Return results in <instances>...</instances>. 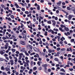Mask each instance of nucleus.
I'll use <instances>...</instances> for the list:
<instances>
[{"mask_svg":"<svg viewBox=\"0 0 75 75\" xmlns=\"http://www.w3.org/2000/svg\"><path fill=\"white\" fill-rule=\"evenodd\" d=\"M6 52V51L4 50H0V54L1 55H3Z\"/></svg>","mask_w":75,"mask_h":75,"instance_id":"nucleus-1","label":"nucleus"},{"mask_svg":"<svg viewBox=\"0 0 75 75\" xmlns=\"http://www.w3.org/2000/svg\"><path fill=\"white\" fill-rule=\"evenodd\" d=\"M20 43L22 45H25V42H24V41H21L20 42Z\"/></svg>","mask_w":75,"mask_h":75,"instance_id":"nucleus-2","label":"nucleus"},{"mask_svg":"<svg viewBox=\"0 0 75 75\" xmlns=\"http://www.w3.org/2000/svg\"><path fill=\"white\" fill-rule=\"evenodd\" d=\"M72 16H74V15H69V18L68 19L69 20H71V19L72 18Z\"/></svg>","mask_w":75,"mask_h":75,"instance_id":"nucleus-3","label":"nucleus"},{"mask_svg":"<svg viewBox=\"0 0 75 75\" xmlns=\"http://www.w3.org/2000/svg\"><path fill=\"white\" fill-rule=\"evenodd\" d=\"M61 1H59L58 2H57V4L58 5V6H61Z\"/></svg>","mask_w":75,"mask_h":75,"instance_id":"nucleus-4","label":"nucleus"},{"mask_svg":"<svg viewBox=\"0 0 75 75\" xmlns=\"http://www.w3.org/2000/svg\"><path fill=\"white\" fill-rule=\"evenodd\" d=\"M71 11H75V8L74 7H72L71 8Z\"/></svg>","mask_w":75,"mask_h":75,"instance_id":"nucleus-5","label":"nucleus"},{"mask_svg":"<svg viewBox=\"0 0 75 75\" xmlns=\"http://www.w3.org/2000/svg\"><path fill=\"white\" fill-rule=\"evenodd\" d=\"M5 69L6 71H10V68H8V67H6Z\"/></svg>","mask_w":75,"mask_h":75,"instance_id":"nucleus-6","label":"nucleus"},{"mask_svg":"<svg viewBox=\"0 0 75 75\" xmlns=\"http://www.w3.org/2000/svg\"><path fill=\"white\" fill-rule=\"evenodd\" d=\"M13 58H14V59H15V61L16 62H17L18 60H17V57H13Z\"/></svg>","mask_w":75,"mask_h":75,"instance_id":"nucleus-7","label":"nucleus"},{"mask_svg":"<svg viewBox=\"0 0 75 75\" xmlns=\"http://www.w3.org/2000/svg\"><path fill=\"white\" fill-rule=\"evenodd\" d=\"M26 37H27V36L26 35H24L23 37V38H24V39H25V40H26Z\"/></svg>","mask_w":75,"mask_h":75,"instance_id":"nucleus-8","label":"nucleus"},{"mask_svg":"<svg viewBox=\"0 0 75 75\" xmlns=\"http://www.w3.org/2000/svg\"><path fill=\"white\" fill-rule=\"evenodd\" d=\"M61 27H62V28H66V26H65V25H63L62 24L61 25H60Z\"/></svg>","mask_w":75,"mask_h":75,"instance_id":"nucleus-9","label":"nucleus"},{"mask_svg":"<svg viewBox=\"0 0 75 75\" xmlns=\"http://www.w3.org/2000/svg\"><path fill=\"white\" fill-rule=\"evenodd\" d=\"M64 29L66 31H69V28H68L66 27L65 28H64Z\"/></svg>","mask_w":75,"mask_h":75,"instance_id":"nucleus-10","label":"nucleus"},{"mask_svg":"<svg viewBox=\"0 0 75 75\" xmlns=\"http://www.w3.org/2000/svg\"><path fill=\"white\" fill-rule=\"evenodd\" d=\"M60 53H59V52H58L57 54H54V56H55V57H57V56H58V55H59V54Z\"/></svg>","mask_w":75,"mask_h":75,"instance_id":"nucleus-11","label":"nucleus"},{"mask_svg":"<svg viewBox=\"0 0 75 75\" xmlns=\"http://www.w3.org/2000/svg\"><path fill=\"white\" fill-rule=\"evenodd\" d=\"M52 22L53 23V25H55L56 23L55 21H53V20H52Z\"/></svg>","mask_w":75,"mask_h":75,"instance_id":"nucleus-12","label":"nucleus"},{"mask_svg":"<svg viewBox=\"0 0 75 75\" xmlns=\"http://www.w3.org/2000/svg\"><path fill=\"white\" fill-rule=\"evenodd\" d=\"M59 30L60 31H61L62 32H63L64 31V30H62V28H59Z\"/></svg>","mask_w":75,"mask_h":75,"instance_id":"nucleus-13","label":"nucleus"},{"mask_svg":"<svg viewBox=\"0 0 75 75\" xmlns=\"http://www.w3.org/2000/svg\"><path fill=\"white\" fill-rule=\"evenodd\" d=\"M15 6H16L17 8H19V6L18 5V4H15Z\"/></svg>","mask_w":75,"mask_h":75,"instance_id":"nucleus-14","label":"nucleus"},{"mask_svg":"<svg viewBox=\"0 0 75 75\" xmlns=\"http://www.w3.org/2000/svg\"><path fill=\"white\" fill-rule=\"evenodd\" d=\"M37 6L38 7L37 8V9L38 10H39L40 9V5H38Z\"/></svg>","mask_w":75,"mask_h":75,"instance_id":"nucleus-15","label":"nucleus"},{"mask_svg":"<svg viewBox=\"0 0 75 75\" xmlns=\"http://www.w3.org/2000/svg\"><path fill=\"white\" fill-rule=\"evenodd\" d=\"M40 63H41V62L38 61L37 63L38 65L39 66H40V65H41V64Z\"/></svg>","mask_w":75,"mask_h":75,"instance_id":"nucleus-16","label":"nucleus"},{"mask_svg":"<svg viewBox=\"0 0 75 75\" xmlns=\"http://www.w3.org/2000/svg\"><path fill=\"white\" fill-rule=\"evenodd\" d=\"M11 37H12L11 38V39H13V38H16V37L14 35H12Z\"/></svg>","mask_w":75,"mask_h":75,"instance_id":"nucleus-17","label":"nucleus"},{"mask_svg":"<svg viewBox=\"0 0 75 75\" xmlns=\"http://www.w3.org/2000/svg\"><path fill=\"white\" fill-rule=\"evenodd\" d=\"M48 52L49 53H51V52H52V51L51 50H49Z\"/></svg>","mask_w":75,"mask_h":75,"instance_id":"nucleus-18","label":"nucleus"},{"mask_svg":"<svg viewBox=\"0 0 75 75\" xmlns=\"http://www.w3.org/2000/svg\"><path fill=\"white\" fill-rule=\"evenodd\" d=\"M61 71H62V72H65V71L63 69H61Z\"/></svg>","mask_w":75,"mask_h":75,"instance_id":"nucleus-19","label":"nucleus"},{"mask_svg":"<svg viewBox=\"0 0 75 75\" xmlns=\"http://www.w3.org/2000/svg\"><path fill=\"white\" fill-rule=\"evenodd\" d=\"M25 53L26 55H27V56H28V55H29V54L27 52H25Z\"/></svg>","mask_w":75,"mask_h":75,"instance_id":"nucleus-20","label":"nucleus"},{"mask_svg":"<svg viewBox=\"0 0 75 75\" xmlns=\"http://www.w3.org/2000/svg\"><path fill=\"white\" fill-rule=\"evenodd\" d=\"M67 9L68 10H71V8L70 7H69L68 6L67 7Z\"/></svg>","mask_w":75,"mask_h":75,"instance_id":"nucleus-21","label":"nucleus"},{"mask_svg":"<svg viewBox=\"0 0 75 75\" xmlns=\"http://www.w3.org/2000/svg\"><path fill=\"white\" fill-rule=\"evenodd\" d=\"M19 56H23V53H20L19 54Z\"/></svg>","mask_w":75,"mask_h":75,"instance_id":"nucleus-22","label":"nucleus"},{"mask_svg":"<svg viewBox=\"0 0 75 75\" xmlns=\"http://www.w3.org/2000/svg\"><path fill=\"white\" fill-rule=\"evenodd\" d=\"M11 18H13V19H14V16H13V15H11Z\"/></svg>","mask_w":75,"mask_h":75,"instance_id":"nucleus-23","label":"nucleus"},{"mask_svg":"<svg viewBox=\"0 0 75 75\" xmlns=\"http://www.w3.org/2000/svg\"><path fill=\"white\" fill-rule=\"evenodd\" d=\"M54 61H57V62H58V59L57 58H55L54 59Z\"/></svg>","mask_w":75,"mask_h":75,"instance_id":"nucleus-24","label":"nucleus"},{"mask_svg":"<svg viewBox=\"0 0 75 75\" xmlns=\"http://www.w3.org/2000/svg\"><path fill=\"white\" fill-rule=\"evenodd\" d=\"M1 70H4L5 69H4V67L2 66L1 67Z\"/></svg>","mask_w":75,"mask_h":75,"instance_id":"nucleus-25","label":"nucleus"},{"mask_svg":"<svg viewBox=\"0 0 75 75\" xmlns=\"http://www.w3.org/2000/svg\"><path fill=\"white\" fill-rule=\"evenodd\" d=\"M60 74L61 75H65V73H60Z\"/></svg>","mask_w":75,"mask_h":75,"instance_id":"nucleus-26","label":"nucleus"},{"mask_svg":"<svg viewBox=\"0 0 75 75\" xmlns=\"http://www.w3.org/2000/svg\"><path fill=\"white\" fill-rule=\"evenodd\" d=\"M71 57V54H69L68 55L67 57H68L69 58V57Z\"/></svg>","mask_w":75,"mask_h":75,"instance_id":"nucleus-27","label":"nucleus"},{"mask_svg":"<svg viewBox=\"0 0 75 75\" xmlns=\"http://www.w3.org/2000/svg\"><path fill=\"white\" fill-rule=\"evenodd\" d=\"M25 14H29V12L28 11H26L25 12Z\"/></svg>","mask_w":75,"mask_h":75,"instance_id":"nucleus-28","label":"nucleus"},{"mask_svg":"<svg viewBox=\"0 0 75 75\" xmlns=\"http://www.w3.org/2000/svg\"><path fill=\"white\" fill-rule=\"evenodd\" d=\"M10 62H11V63L14 62V60L13 59L10 60Z\"/></svg>","mask_w":75,"mask_h":75,"instance_id":"nucleus-29","label":"nucleus"},{"mask_svg":"<svg viewBox=\"0 0 75 75\" xmlns=\"http://www.w3.org/2000/svg\"><path fill=\"white\" fill-rule=\"evenodd\" d=\"M74 39H71V42H74Z\"/></svg>","mask_w":75,"mask_h":75,"instance_id":"nucleus-30","label":"nucleus"},{"mask_svg":"<svg viewBox=\"0 0 75 75\" xmlns=\"http://www.w3.org/2000/svg\"><path fill=\"white\" fill-rule=\"evenodd\" d=\"M1 6L2 8H4V7H5L3 4L1 5Z\"/></svg>","mask_w":75,"mask_h":75,"instance_id":"nucleus-31","label":"nucleus"},{"mask_svg":"<svg viewBox=\"0 0 75 75\" xmlns=\"http://www.w3.org/2000/svg\"><path fill=\"white\" fill-rule=\"evenodd\" d=\"M21 58H22V56H19V59L21 60Z\"/></svg>","mask_w":75,"mask_h":75,"instance_id":"nucleus-32","label":"nucleus"},{"mask_svg":"<svg viewBox=\"0 0 75 75\" xmlns=\"http://www.w3.org/2000/svg\"><path fill=\"white\" fill-rule=\"evenodd\" d=\"M57 50L58 51H59V50H61V48H60V47H58L57 49Z\"/></svg>","mask_w":75,"mask_h":75,"instance_id":"nucleus-33","label":"nucleus"},{"mask_svg":"<svg viewBox=\"0 0 75 75\" xmlns=\"http://www.w3.org/2000/svg\"><path fill=\"white\" fill-rule=\"evenodd\" d=\"M61 51H65V49L64 48H63L61 49Z\"/></svg>","mask_w":75,"mask_h":75,"instance_id":"nucleus-34","label":"nucleus"},{"mask_svg":"<svg viewBox=\"0 0 75 75\" xmlns=\"http://www.w3.org/2000/svg\"><path fill=\"white\" fill-rule=\"evenodd\" d=\"M69 70L70 71H72L74 70V69L73 68H69Z\"/></svg>","mask_w":75,"mask_h":75,"instance_id":"nucleus-35","label":"nucleus"},{"mask_svg":"<svg viewBox=\"0 0 75 75\" xmlns=\"http://www.w3.org/2000/svg\"><path fill=\"white\" fill-rule=\"evenodd\" d=\"M12 51L13 52H15V51H16V50L13 49H12Z\"/></svg>","mask_w":75,"mask_h":75,"instance_id":"nucleus-36","label":"nucleus"},{"mask_svg":"<svg viewBox=\"0 0 75 75\" xmlns=\"http://www.w3.org/2000/svg\"><path fill=\"white\" fill-rule=\"evenodd\" d=\"M22 10L23 11H25V8H22Z\"/></svg>","mask_w":75,"mask_h":75,"instance_id":"nucleus-37","label":"nucleus"},{"mask_svg":"<svg viewBox=\"0 0 75 75\" xmlns=\"http://www.w3.org/2000/svg\"><path fill=\"white\" fill-rule=\"evenodd\" d=\"M45 35L46 36H47V31L45 32Z\"/></svg>","mask_w":75,"mask_h":75,"instance_id":"nucleus-38","label":"nucleus"},{"mask_svg":"<svg viewBox=\"0 0 75 75\" xmlns=\"http://www.w3.org/2000/svg\"><path fill=\"white\" fill-rule=\"evenodd\" d=\"M2 74L3 75H7V74H6V73L4 72H3Z\"/></svg>","mask_w":75,"mask_h":75,"instance_id":"nucleus-39","label":"nucleus"},{"mask_svg":"<svg viewBox=\"0 0 75 75\" xmlns=\"http://www.w3.org/2000/svg\"><path fill=\"white\" fill-rule=\"evenodd\" d=\"M48 24H51V22L50 21H49L47 22Z\"/></svg>","mask_w":75,"mask_h":75,"instance_id":"nucleus-40","label":"nucleus"},{"mask_svg":"<svg viewBox=\"0 0 75 75\" xmlns=\"http://www.w3.org/2000/svg\"><path fill=\"white\" fill-rule=\"evenodd\" d=\"M5 46H6L4 48L5 49H7L8 48V46H6V45H5Z\"/></svg>","mask_w":75,"mask_h":75,"instance_id":"nucleus-41","label":"nucleus"},{"mask_svg":"<svg viewBox=\"0 0 75 75\" xmlns=\"http://www.w3.org/2000/svg\"><path fill=\"white\" fill-rule=\"evenodd\" d=\"M29 47H30V49L31 50H32V46L31 45H29Z\"/></svg>","mask_w":75,"mask_h":75,"instance_id":"nucleus-42","label":"nucleus"},{"mask_svg":"<svg viewBox=\"0 0 75 75\" xmlns=\"http://www.w3.org/2000/svg\"><path fill=\"white\" fill-rule=\"evenodd\" d=\"M2 39L4 40H6V37H2Z\"/></svg>","mask_w":75,"mask_h":75,"instance_id":"nucleus-43","label":"nucleus"},{"mask_svg":"<svg viewBox=\"0 0 75 75\" xmlns=\"http://www.w3.org/2000/svg\"><path fill=\"white\" fill-rule=\"evenodd\" d=\"M9 58L10 59H12V58H13L11 56H9Z\"/></svg>","mask_w":75,"mask_h":75,"instance_id":"nucleus-44","label":"nucleus"},{"mask_svg":"<svg viewBox=\"0 0 75 75\" xmlns=\"http://www.w3.org/2000/svg\"><path fill=\"white\" fill-rule=\"evenodd\" d=\"M38 60H39V61H41L42 60V59L41 58L39 57L38 58Z\"/></svg>","mask_w":75,"mask_h":75,"instance_id":"nucleus-45","label":"nucleus"},{"mask_svg":"<svg viewBox=\"0 0 75 75\" xmlns=\"http://www.w3.org/2000/svg\"><path fill=\"white\" fill-rule=\"evenodd\" d=\"M20 29V26H19L18 27V28L17 29L18 30H19Z\"/></svg>","mask_w":75,"mask_h":75,"instance_id":"nucleus-46","label":"nucleus"},{"mask_svg":"<svg viewBox=\"0 0 75 75\" xmlns=\"http://www.w3.org/2000/svg\"><path fill=\"white\" fill-rule=\"evenodd\" d=\"M49 17V16H48V15H45V17Z\"/></svg>","mask_w":75,"mask_h":75,"instance_id":"nucleus-47","label":"nucleus"},{"mask_svg":"<svg viewBox=\"0 0 75 75\" xmlns=\"http://www.w3.org/2000/svg\"><path fill=\"white\" fill-rule=\"evenodd\" d=\"M70 62L69 61H68V62H67V64L68 65H69V64H70Z\"/></svg>","mask_w":75,"mask_h":75,"instance_id":"nucleus-48","label":"nucleus"},{"mask_svg":"<svg viewBox=\"0 0 75 75\" xmlns=\"http://www.w3.org/2000/svg\"><path fill=\"white\" fill-rule=\"evenodd\" d=\"M59 64H57L56 65V67H59Z\"/></svg>","mask_w":75,"mask_h":75,"instance_id":"nucleus-49","label":"nucleus"},{"mask_svg":"<svg viewBox=\"0 0 75 75\" xmlns=\"http://www.w3.org/2000/svg\"><path fill=\"white\" fill-rule=\"evenodd\" d=\"M33 20L34 22H35L36 21V19L35 18H33Z\"/></svg>","mask_w":75,"mask_h":75,"instance_id":"nucleus-50","label":"nucleus"},{"mask_svg":"<svg viewBox=\"0 0 75 75\" xmlns=\"http://www.w3.org/2000/svg\"><path fill=\"white\" fill-rule=\"evenodd\" d=\"M26 1L27 2V3H28L29 2H30V1L29 0H26Z\"/></svg>","mask_w":75,"mask_h":75,"instance_id":"nucleus-51","label":"nucleus"},{"mask_svg":"<svg viewBox=\"0 0 75 75\" xmlns=\"http://www.w3.org/2000/svg\"><path fill=\"white\" fill-rule=\"evenodd\" d=\"M7 31H8V32H11V30L10 29H7Z\"/></svg>","mask_w":75,"mask_h":75,"instance_id":"nucleus-52","label":"nucleus"},{"mask_svg":"<svg viewBox=\"0 0 75 75\" xmlns=\"http://www.w3.org/2000/svg\"><path fill=\"white\" fill-rule=\"evenodd\" d=\"M62 4L63 5H65V3L64 2H63L62 3Z\"/></svg>","mask_w":75,"mask_h":75,"instance_id":"nucleus-53","label":"nucleus"},{"mask_svg":"<svg viewBox=\"0 0 75 75\" xmlns=\"http://www.w3.org/2000/svg\"><path fill=\"white\" fill-rule=\"evenodd\" d=\"M17 11H18L19 12H20L21 10H20V9H17Z\"/></svg>","mask_w":75,"mask_h":75,"instance_id":"nucleus-54","label":"nucleus"},{"mask_svg":"<svg viewBox=\"0 0 75 75\" xmlns=\"http://www.w3.org/2000/svg\"><path fill=\"white\" fill-rule=\"evenodd\" d=\"M33 69H34V70H36V69H37V67H35L33 68Z\"/></svg>","mask_w":75,"mask_h":75,"instance_id":"nucleus-55","label":"nucleus"},{"mask_svg":"<svg viewBox=\"0 0 75 75\" xmlns=\"http://www.w3.org/2000/svg\"><path fill=\"white\" fill-rule=\"evenodd\" d=\"M52 31V34H54V31L53 30H51Z\"/></svg>","mask_w":75,"mask_h":75,"instance_id":"nucleus-56","label":"nucleus"},{"mask_svg":"<svg viewBox=\"0 0 75 75\" xmlns=\"http://www.w3.org/2000/svg\"><path fill=\"white\" fill-rule=\"evenodd\" d=\"M62 8H66V6H62Z\"/></svg>","mask_w":75,"mask_h":75,"instance_id":"nucleus-57","label":"nucleus"},{"mask_svg":"<svg viewBox=\"0 0 75 75\" xmlns=\"http://www.w3.org/2000/svg\"><path fill=\"white\" fill-rule=\"evenodd\" d=\"M11 18H8V20H9V21H11Z\"/></svg>","mask_w":75,"mask_h":75,"instance_id":"nucleus-58","label":"nucleus"},{"mask_svg":"<svg viewBox=\"0 0 75 75\" xmlns=\"http://www.w3.org/2000/svg\"><path fill=\"white\" fill-rule=\"evenodd\" d=\"M41 3H44V0H41L40 1Z\"/></svg>","mask_w":75,"mask_h":75,"instance_id":"nucleus-59","label":"nucleus"},{"mask_svg":"<svg viewBox=\"0 0 75 75\" xmlns=\"http://www.w3.org/2000/svg\"><path fill=\"white\" fill-rule=\"evenodd\" d=\"M39 70H40H40H41V69H42V67H40L39 69Z\"/></svg>","mask_w":75,"mask_h":75,"instance_id":"nucleus-60","label":"nucleus"},{"mask_svg":"<svg viewBox=\"0 0 75 75\" xmlns=\"http://www.w3.org/2000/svg\"><path fill=\"white\" fill-rule=\"evenodd\" d=\"M7 56H8V55H7L6 54H4V57H7Z\"/></svg>","mask_w":75,"mask_h":75,"instance_id":"nucleus-61","label":"nucleus"},{"mask_svg":"<svg viewBox=\"0 0 75 75\" xmlns=\"http://www.w3.org/2000/svg\"><path fill=\"white\" fill-rule=\"evenodd\" d=\"M46 60H47V62H48V61H50V59H49L48 58H47L46 59Z\"/></svg>","mask_w":75,"mask_h":75,"instance_id":"nucleus-62","label":"nucleus"},{"mask_svg":"<svg viewBox=\"0 0 75 75\" xmlns=\"http://www.w3.org/2000/svg\"><path fill=\"white\" fill-rule=\"evenodd\" d=\"M11 65H13V64H14V62H12V63H11Z\"/></svg>","mask_w":75,"mask_h":75,"instance_id":"nucleus-63","label":"nucleus"},{"mask_svg":"<svg viewBox=\"0 0 75 75\" xmlns=\"http://www.w3.org/2000/svg\"><path fill=\"white\" fill-rule=\"evenodd\" d=\"M52 40L53 41H56V40H55V39L54 38L52 39Z\"/></svg>","mask_w":75,"mask_h":75,"instance_id":"nucleus-64","label":"nucleus"}]
</instances>
